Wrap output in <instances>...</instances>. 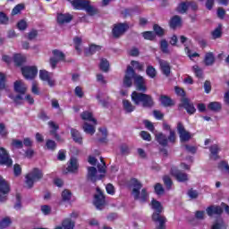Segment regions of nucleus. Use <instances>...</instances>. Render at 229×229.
<instances>
[{"instance_id": "1", "label": "nucleus", "mask_w": 229, "mask_h": 229, "mask_svg": "<svg viewBox=\"0 0 229 229\" xmlns=\"http://www.w3.org/2000/svg\"><path fill=\"white\" fill-rule=\"evenodd\" d=\"M136 87V90L132 91L131 95V99L132 103L139 106L141 105L142 108H153L155 106V100L153 97L149 94L144 92L148 91V86H146V79L141 75L137 74L133 67L128 65L125 71V75L123 77V85L130 89L131 85Z\"/></svg>"}, {"instance_id": "2", "label": "nucleus", "mask_w": 229, "mask_h": 229, "mask_svg": "<svg viewBox=\"0 0 229 229\" xmlns=\"http://www.w3.org/2000/svg\"><path fill=\"white\" fill-rule=\"evenodd\" d=\"M131 185L132 188L131 195L135 201H140V203H148L149 199V193H148V189H142V182L139 181L137 178L131 179ZM140 189L141 192H140Z\"/></svg>"}, {"instance_id": "3", "label": "nucleus", "mask_w": 229, "mask_h": 229, "mask_svg": "<svg viewBox=\"0 0 229 229\" xmlns=\"http://www.w3.org/2000/svg\"><path fill=\"white\" fill-rule=\"evenodd\" d=\"M163 129L166 131H170L169 136L167 137L164 132H158L156 134L155 139L157 142L159 143V146H162V148H167L169 146V142L171 144L176 143V132L174 131L171 130V125L168 123H163Z\"/></svg>"}, {"instance_id": "4", "label": "nucleus", "mask_w": 229, "mask_h": 229, "mask_svg": "<svg viewBox=\"0 0 229 229\" xmlns=\"http://www.w3.org/2000/svg\"><path fill=\"white\" fill-rule=\"evenodd\" d=\"M71 3L74 10H85L91 17L98 15V9L90 5V1L89 0H72Z\"/></svg>"}, {"instance_id": "5", "label": "nucleus", "mask_w": 229, "mask_h": 229, "mask_svg": "<svg viewBox=\"0 0 229 229\" xmlns=\"http://www.w3.org/2000/svg\"><path fill=\"white\" fill-rule=\"evenodd\" d=\"M44 178V173L39 168H33L31 172L26 174L25 176V183L27 189H33V185H35V182H40V180Z\"/></svg>"}, {"instance_id": "6", "label": "nucleus", "mask_w": 229, "mask_h": 229, "mask_svg": "<svg viewBox=\"0 0 229 229\" xmlns=\"http://www.w3.org/2000/svg\"><path fill=\"white\" fill-rule=\"evenodd\" d=\"M130 30V25L127 22L116 23L112 29V35L114 38H121L123 35Z\"/></svg>"}, {"instance_id": "7", "label": "nucleus", "mask_w": 229, "mask_h": 229, "mask_svg": "<svg viewBox=\"0 0 229 229\" xmlns=\"http://www.w3.org/2000/svg\"><path fill=\"white\" fill-rule=\"evenodd\" d=\"M96 191L98 194H95L94 196V205L98 210H103V208L106 203L105 193H103V191H101L99 187H97Z\"/></svg>"}, {"instance_id": "8", "label": "nucleus", "mask_w": 229, "mask_h": 229, "mask_svg": "<svg viewBox=\"0 0 229 229\" xmlns=\"http://www.w3.org/2000/svg\"><path fill=\"white\" fill-rule=\"evenodd\" d=\"M21 74L25 80H34L38 74V68L37 66H22Z\"/></svg>"}, {"instance_id": "9", "label": "nucleus", "mask_w": 229, "mask_h": 229, "mask_svg": "<svg viewBox=\"0 0 229 229\" xmlns=\"http://www.w3.org/2000/svg\"><path fill=\"white\" fill-rule=\"evenodd\" d=\"M11 191L10 183H8L3 176L0 175V201L4 203L8 198L6 194H9Z\"/></svg>"}, {"instance_id": "10", "label": "nucleus", "mask_w": 229, "mask_h": 229, "mask_svg": "<svg viewBox=\"0 0 229 229\" xmlns=\"http://www.w3.org/2000/svg\"><path fill=\"white\" fill-rule=\"evenodd\" d=\"M170 174L175 180H177L180 183H183L185 182H189V174L181 171L176 166H172L170 170Z\"/></svg>"}, {"instance_id": "11", "label": "nucleus", "mask_w": 229, "mask_h": 229, "mask_svg": "<svg viewBox=\"0 0 229 229\" xmlns=\"http://www.w3.org/2000/svg\"><path fill=\"white\" fill-rule=\"evenodd\" d=\"M0 165H6V167L13 165V160L10 157L8 150L3 147H0Z\"/></svg>"}, {"instance_id": "12", "label": "nucleus", "mask_w": 229, "mask_h": 229, "mask_svg": "<svg viewBox=\"0 0 229 229\" xmlns=\"http://www.w3.org/2000/svg\"><path fill=\"white\" fill-rule=\"evenodd\" d=\"M178 108L179 110L181 108H185L189 115H192L196 114V107L194 106V104L191 103L188 98H181V104H179Z\"/></svg>"}, {"instance_id": "13", "label": "nucleus", "mask_w": 229, "mask_h": 229, "mask_svg": "<svg viewBox=\"0 0 229 229\" xmlns=\"http://www.w3.org/2000/svg\"><path fill=\"white\" fill-rule=\"evenodd\" d=\"M177 131H178L181 142H188V140H191V132L185 130V126H183V123L182 122H179L177 123Z\"/></svg>"}, {"instance_id": "14", "label": "nucleus", "mask_w": 229, "mask_h": 229, "mask_svg": "<svg viewBox=\"0 0 229 229\" xmlns=\"http://www.w3.org/2000/svg\"><path fill=\"white\" fill-rule=\"evenodd\" d=\"M72 19H74V17L69 13H58L56 16V22L57 24H59V26H64V24H69L70 22H72Z\"/></svg>"}, {"instance_id": "15", "label": "nucleus", "mask_w": 229, "mask_h": 229, "mask_svg": "<svg viewBox=\"0 0 229 229\" xmlns=\"http://www.w3.org/2000/svg\"><path fill=\"white\" fill-rule=\"evenodd\" d=\"M48 126L51 128L49 133L57 140V142L62 141V137L58 134V130H60V125L56 124L54 121L48 122Z\"/></svg>"}, {"instance_id": "16", "label": "nucleus", "mask_w": 229, "mask_h": 229, "mask_svg": "<svg viewBox=\"0 0 229 229\" xmlns=\"http://www.w3.org/2000/svg\"><path fill=\"white\" fill-rule=\"evenodd\" d=\"M103 178V175H100L98 177V169L94 166H89L88 167V174H87V179L90 180L92 183H96L98 180H101Z\"/></svg>"}, {"instance_id": "17", "label": "nucleus", "mask_w": 229, "mask_h": 229, "mask_svg": "<svg viewBox=\"0 0 229 229\" xmlns=\"http://www.w3.org/2000/svg\"><path fill=\"white\" fill-rule=\"evenodd\" d=\"M78 169H80V164L78 163V158L71 157L68 163V166L66 167V173H78Z\"/></svg>"}, {"instance_id": "18", "label": "nucleus", "mask_w": 229, "mask_h": 229, "mask_svg": "<svg viewBox=\"0 0 229 229\" xmlns=\"http://www.w3.org/2000/svg\"><path fill=\"white\" fill-rule=\"evenodd\" d=\"M39 78L42 81H47L49 87H55V80L51 79L49 72L46 70L39 71Z\"/></svg>"}, {"instance_id": "19", "label": "nucleus", "mask_w": 229, "mask_h": 229, "mask_svg": "<svg viewBox=\"0 0 229 229\" xmlns=\"http://www.w3.org/2000/svg\"><path fill=\"white\" fill-rule=\"evenodd\" d=\"M159 65L162 74L166 77L171 76V64H169V62L161 59L159 60Z\"/></svg>"}, {"instance_id": "20", "label": "nucleus", "mask_w": 229, "mask_h": 229, "mask_svg": "<svg viewBox=\"0 0 229 229\" xmlns=\"http://www.w3.org/2000/svg\"><path fill=\"white\" fill-rule=\"evenodd\" d=\"M159 101L162 105V106H165V108H169L171 106H174V100L171 98V97L166 95H161L159 97Z\"/></svg>"}, {"instance_id": "21", "label": "nucleus", "mask_w": 229, "mask_h": 229, "mask_svg": "<svg viewBox=\"0 0 229 229\" xmlns=\"http://www.w3.org/2000/svg\"><path fill=\"white\" fill-rule=\"evenodd\" d=\"M206 212L209 217H212V216H221L223 214V208L221 206H209L207 208Z\"/></svg>"}, {"instance_id": "22", "label": "nucleus", "mask_w": 229, "mask_h": 229, "mask_svg": "<svg viewBox=\"0 0 229 229\" xmlns=\"http://www.w3.org/2000/svg\"><path fill=\"white\" fill-rule=\"evenodd\" d=\"M13 62H14V65L16 67H22V65L26 63V55H22V54H14L13 56Z\"/></svg>"}, {"instance_id": "23", "label": "nucleus", "mask_w": 229, "mask_h": 229, "mask_svg": "<svg viewBox=\"0 0 229 229\" xmlns=\"http://www.w3.org/2000/svg\"><path fill=\"white\" fill-rule=\"evenodd\" d=\"M169 26L172 30H176V28L182 26V17L179 15L173 16L169 21Z\"/></svg>"}, {"instance_id": "24", "label": "nucleus", "mask_w": 229, "mask_h": 229, "mask_svg": "<svg viewBox=\"0 0 229 229\" xmlns=\"http://www.w3.org/2000/svg\"><path fill=\"white\" fill-rule=\"evenodd\" d=\"M204 64L207 67H210L213 64H216V55L213 52H208L204 56Z\"/></svg>"}, {"instance_id": "25", "label": "nucleus", "mask_w": 229, "mask_h": 229, "mask_svg": "<svg viewBox=\"0 0 229 229\" xmlns=\"http://www.w3.org/2000/svg\"><path fill=\"white\" fill-rule=\"evenodd\" d=\"M100 49H102V47L99 45H90L88 49L85 50L84 55L85 56H92V55H96Z\"/></svg>"}, {"instance_id": "26", "label": "nucleus", "mask_w": 229, "mask_h": 229, "mask_svg": "<svg viewBox=\"0 0 229 229\" xmlns=\"http://www.w3.org/2000/svg\"><path fill=\"white\" fill-rule=\"evenodd\" d=\"M71 135L74 142H76L77 144H83V137H81L80 131L76 129H71Z\"/></svg>"}, {"instance_id": "27", "label": "nucleus", "mask_w": 229, "mask_h": 229, "mask_svg": "<svg viewBox=\"0 0 229 229\" xmlns=\"http://www.w3.org/2000/svg\"><path fill=\"white\" fill-rule=\"evenodd\" d=\"M26 87L24 86V83H22V81H16L14 82V91L17 92V94L24 95L26 94Z\"/></svg>"}, {"instance_id": "28", "label": "nucleus", "mask_w": 229, "mask_h": 229, "mask_svg": "<svg viewBox=\"0 0 229 229\" xmlns=\"http://www.w3.org/2000/svg\"><path fill=\"white\" fill-rule=\"evenodd\" d=\"M81 117L83 121H90L91 123H94V124H98V120L93 117L92 113L89 111H84L81 113Z\"/></svg>"}, {"instance_id": "29", "label": "nucleus", "mask_w": 229, "mask_h": 229, "mask_svg": "<svg viewBox=\"0 0 229 229\" xmlns=\"http://www.w3.org/2000/svg\"><path fill=\"white\" fill-rule=\"evenodd\" d=\"M57 146L58 145L56 144V141L48 139L46 140L45 149H47V151H56Z\"/></svg>"}, {"instance_id": "30", "label": "nucleus", "mask_w": 229, "mask_h": 229, "mask_svg": "<svg viewBox=\"0 0 229 229\" xmlns=\"http://www.w3.org/2000/svg\"><path fill=\"white\" fill-rule=\"evenodd\" d=\"M99 69L103 72H108V71H110V63L106 58L100 59Z\"/></svg>"}, {"instance_id": "31", "label": "nucleus", "mask_w": 229, "mask_h": 229, "mask_svg": "<svg viewBox=\"0 0 229 229\" xmlns=\"http://www.w3.org/2000/svg\"><path fill=\"white\" fill-rule=\"evenodd\" d=\"M123 110H125L127 114H131V112H134L135 106L131 105V102H130V100L123 99Z\"/></svg>"}, {"instance_id": "32", "label": "nucleus", "mask_w": 229, "mask_h": 229, "mask_svg": "<svg viewBox=\"0 0 229 229\" xmlns=\"http://www.w3.org/2000/svg\"><path fill=\"white\" fill-rule=\"evenodd\" d=\"M153 31H154L156 37H159L160 38H162V37H164V35H165V30H164V28H162L158 24L153 25Z\"/></svg>"}, {"instance_id": "33", "label": "nucleus", "mask_w": 229, "mask_h": 229, "mask_svg": "<svg viewBox=\"0 0 229 229\" xmlns=\"http://www.w3.org/2000/svg\"><path fill=\"white\" fill-rule=\"evenodd\" d=\"M208 110H211V112H221L223 106H221V103L219 102H210L208 105Z\"/></svg>"}, {"instance_id": "34", "label": "nucleus", "mask_w": 229, "mask_h": 229, "mask_svg": "<svg viewBox=\"0 0 229 229\" xmlns=\"http://www.w3.org/2000/svg\"><path fill=\"white\" fill-rule=\"evenodd\" d=\"M98 131H100V133H102V138L98 139V142H101V144H106V142H108V131L106 130V128H99Z\"/></svg>"}, {"instance_id": "35", "label": "nucleus", "mask_w": 229, "mask_h": 229, "mask_svg": "<svg viewBox=\"0 0 229 229\" xmlns=\"http://www.w3.org/2000/svg\"><path fill=\"white\" fill-rule=\"evenodd\" d=\"M189 10V4H188V1H184V2H181L177 8H176V11L179 13H187V11Z\"/></svg>"}, {"instance_id": "36", "label": "nucleus", "mask_w": 229, "mask_h": 229, "mask_svg": "<svg viewBox=\"0 0 229 229\" xmlns=\"http://www.w3.org/2000/svg\"><path fill=\"white\" fill-rule=\"evenodd\" d=\"M154 192L157 194V196H164L165 193V190L164 189V186L160 182H157L154 185Z\"/></svg>"}, {"instance_id": "37", "label": "nucleus", "mask_w": 229, "mask_h": 229, "mask_svg": "<svg viewBox=\"0 0 229 229\" xmlns=\"http://www.w3.org/2000/svg\"><path fill=\"white\" fill-rule=\"evenodd\" d=\"M82 128L85 133H88L89 135H94L96 133V128L94 125L89 124V123H84Z\"/></svg>"}, {"instance_id": "38", "label": "nucleus", "mask_w": 229, "mask_h": 229, "mask_svg": "<svg viewBox=\"0 0 229 229\" xmlns=\"http://www.w3.org/2000/svg\"><path fill=\"white\" fill-rule=\"evenodd\" d=\"M11 148L12 149H22V148H24V143H22V140H21L13 139Z\"/></svg>"}, {"instance_id": "39", "label": "nucleus", "mask_w": 229, "mask_h": 229, "mask_svg": "<svg viewBox=\"0 0 229 229\" xmlns=\"http://www.w3.org/2000/svg\"><path fill=\"white\" fill-rule=\"evenodd\" d=\"M141 35L145 40H150V42H153V40L157 38V35L151 30L144 31L141 33Z\"/></svg>"}, {"instance_id": "40", "label": "nucleus", "mask_w": 229, "mask_h": 229, "mask_svg": "<svg viewBox=\"0 0 229 229\" xmlns=\"http://www.w3.org/2000/svg\"><path fill=\"white\" fill-rule=\"evenodd\" d=\"M54 58L57 59L59 62H65V54L64 52L55 49L52 51Z\"/></svg>"}, {"instance_id": "41", "label": "nucleus", "mask_w": 229, "mask_h": 229, "mask_svg": "<svg viewBox=\"0 0 229 229\" xmlns=\"http://www.w3.org/2000/svg\"><path fill=\"white\" fill-rule=\"evenodd\" d=\"M81 42L82 39L80 37H75L73 38L74 48L77 51L78 55H81Z\"/></svg>"}, {"instance_id": "42", "label": "nucleus", "mask_w": 229, "mask_h": 229, "mask_svg": "<svg viewBox=\"0 0 229 229\" xmlns=\"http://www.w3.org/2000/svg\"><path fill=\"white\" fill-rule=\"evenodd\" d=\"M223 25L219 24L216 29H215L212 32V38L216 40V38H221L223 36V30H222Z\"/></svg>"}, {"instance_id": "43", "label": "nucleus", "mask_w": 229, "mask_h": 229, "mask_svg": "<svg viewBox=\"0 0 229 229\" xmlns=\"http://www.w3.org/2000/svg\"><path fill=\"white\" fill-rule=\"evenodd\" d=\"M75 224L72 222V219L66 218L62 223V227L64 229H74Z\"/></svg>"}, {"instance_id": "44", "label": "nucleus", "mask_w": 229, "mask_h": 229, "mask_svg": "<svg viewBox=\"0 0 229 229\" xmlns=\"http://www.w3.org/2000/svg\"><path fill=\"white\" fill-rule=\"evenodd\" d=\"M160 49L165 55H169V43H167L166 39L160 41Z\"/></svg>"}, {"instance_id": "45", "label": "nucleus", "mask_w": 229, "mask_h": 229, "mask_svg": "<svg viewBox=\"0 0 229 229\" xmlns=\"http://www.w3.org/2000/svg\"><path fill=\"white\" fill-rule=\"evenodd\" d=\"M146 74L148 76V78H157V70L155 67H153V65H148L146 69Z\"/></svg>"}, {"instance_id": "46", "label": "nucleus", "mask_w": 229, "mask_h": 229, "mask_svg": "<svg viewBox=\"0 0 229 229\" xmlns=\"http://www.w3.org/2000/svg\"><path fill=\"white\" fill-rule=\"evenodd\" d=\"M135 12H137V7L126 8L122 11V15L124 17V19H126L127 17H131Z\"/></svg>"}, {"instance_id": "47", "label": "nucleus", "mask_w": 229, "mask_h": 229, "mask_svg": "<svg viewBox=\"0 0 229 229\" xmlns=\"http://www.w3.org/2000/svg\"><path fill=\"white\" fill-rule=\"evenodd\" d=\"M163 182H164L167 191H171V188L173 187V179H171V177L169 175H164Z\"/></svg>"}, {"instance_id": "48", "label": "nucleus", "mask_w": 229, "mask_h": 229, "mask_svg": "<svg viewBox=\"0 0 229 229\" xmlns=\"http://www.w3.org/2000/svg\"><path fill=\"white\" fill-rule=\"evenodd\" d=\"M0 90H6V75L0 72Z\"/></svg>"}, {"instance_id": "49", "label": "nucleus", "mask_w": 229, "mask_h": 229, "mask_svg": "<svg viewBox=\"0 0 229 229\" xmlns=\"http://www.w3.org/2000/svg\"><path fill=\"white\" fill-rule=\"evenodd\" d=\"M71 198H72V192L69 190H64L62 192V199L63 201H71Z\"/></svg>"}, {"instance_id": "50", "label": "nucleus", "mask_w": 229, "mask_h": 229, "mask_svg": "<svg viewBox=\"0 0 229 229\" xmlns=\"http://www.w3.org/2000/svg\"><path fill=\"white\" fill-rule=\"evenodd\" d=\"M8 22H10V18L4 12H0V24H3L4 26L8 25Z\"/></svg>"}, {"instance_id": "51", "label": "nucleus", "mask_w": 229, "mask_h": 229, "mask_svg": "<svg viewBox=\"0 0 229 229\" xmlns=\"http://www.w3.org/2000/svg\"><path fill=\"white\" fill-rule=\"evenodd\" d=\"M25 37L28 40H35L38 37V30L32 29Z\"/></svg>"}, {"instance_id": "52", "label": "nucleus", "mask_w": 229, "mask_h": 229, "mask_svg": "<svg viewBox=\"0 0 229 229\" xmlns=\"http://www.w3.org/2000/svg\"><path fill=\"white\" fill-rule=\"evenodd\" d=\"M22 197H21V193H16V203L14 205L15 210H21L22 208Z\"/></svg>"}, {"instance_id": "53", "label": "nucleus", "mask_w": 229, "mask_h": 229, "mask_svg": "<svg viewBox=\"0 0 229 229\" xmlns=\"http://www.w3.org/2000/svg\"><path fill=\"white\" fill-rule=\"evenodd\" d=\"M8 130H6V125L4 123H0V136L2 139H6L8 137Z\"/></svg>"}, {"instance_id": "54", "label": "nucleus", "mask_w": 229, "mask_h": 229, "mask_svg": "<svg viewBox=\"0 0 229 229\" xmlns=\"http://www.w3.org/2000/svg\"><path fill=\"white\" fill-rule=\"evenodd\" d=\"M9 98H10V99H13V102H14L16 105H21V103H22L21 101H22V99H24V98H22V94L17 95L16 97L13 96V95H12V94H10V95H9Z\"/></svg>"}, {"instance_id": "55", "label": "nucleus", "mask_w": 229, "mask_h": 229, "mask_svg": "<svg viewBox=\"0 0 229 229\" xmlns=\"http://www.w3.org/2000/svg\"><path fill=\"white\" fill-rule=\"evenodd\" d=\"M192 69H193V72L197 78H199V79L203 78V70H201V68H199V66L194 65L192 67Z\"/></svg>"}, {"instance_id": "56", "label": "nucleus", "mask_w": 229, "mask_h": 229, "mask_svg": "<svg viewBox=\"0 0 229 229\" xmlns=\"http://www.w3.org/2000/svg\"><path fill=\"white\" fill-rule=\"evenodd\" d=\"M10 225H12L10 217H4L0 222V228H8Z\"/></svg>"}, {"instance_id": "57", "label": "nucleus", "mask_w": 229, "mask_h": 229, "mask_svg": "<svg viewBox=\"0 0 229 229\" xmlns=\"http://www.w3.org/2000/svg\"><path fill=\"white\" fill-rule=\"evenodd\" d=\"M24 10V4H19L14 6V8L12 11V15H17L18 13H21Z\"/></svg>"}, {"instance_id": "58", "label": "nucleus", "mask_w": 229, "mask_h": 229, "mask_svg": "<svg viewBox=\"0 0 229 229\" xmlns=\"http://www.w3.org/2000/svg\"><path fill=\"white\" fill-rule=\"evenodd\" d=\"M131 65L137 71H144V64H140L139 61H131Z\"/></svg>"}, {"instance_id": "59", "label": "nucleus", "mask_w": 229, "mask_h": 229, "mask_svg": "<svg viewBox=\"0 0 229 229\" xmlns=\"http://www.w3.org/2000/svg\"><path fill=\"white\" fill-rule=\"evenodd\" d=\"M141 139L143 140H147L148 142H151V134L146 131H141L140 133Z\"/></svg>"}, {"instance_id": "60", "label": "nucleus", "mask_w": 229, "mask_h": 229, "mask_svg": "<svg viewBox=\"0 0 229 229\" xmlns=\"http://www.w3.org/2000/svg\"><path fill=\"white\" fill-rule=\"evenodd\" d=\"M174 90H175V94L177 96H180L182 99H183L185 96H187V94L185 93V90L178 86H175Z\"/></svg>"}, {"instance_id": "61", "label": "nucleus", "mask_w": 229, "mask_h": 229, "mask_svg": "<svg viewBox=\"0 0 229 229\" xmlns=\"http://www.w3.org/2000/svg\"><path fill=\"white\" fill-rule=\"evenodd\" d=\"M13 173L14 176H21L22 174V167H21V165L15 164L13 165Z\"/></svg>"}, {"instance_id": "62", "label": "nucleus", "mask_w": 229, "mask_h": 229, "mask_svg": "<svg viewBox=\"0 0 229 229\" xmlns=\"http://www.w3.org/2000/svg\"><path fill=\"white\" fill-rule=\"evenodd\" d=\"M17 28L20 30V31H24L28 28V23L24 20H21L17 23Z\"/></svg>"}, {"instance_id": "63", "label": "nucleus", "mask_w": 229, "mask_h": 229, "mask_svg": "<svg viewBox=\"0 0 229 229\" xmlns=\"http://www.w3.org/2000/svg\"><path fill=\"white\" fill-rule=\"evenodd\" d=\"M221 228H224V229H226L228 228V225H226V224H225V221H221V223H215L211 229H221Z\"/></svg>"}, {"instance_id": "64", "label": "nucleus", "mask_w": 229, "mask_h": 229, "mask_svg": "<svg viewBox=\"0 0 229 229\" xmlns=\"http://www.w3.org/2000/svg\"><path fill=\"white\" fill-rule=\"evenodd\" d=\"M219 169H225L229 174V165L226 161H221L218 165Z\"/></svg>"}]
</instances>
